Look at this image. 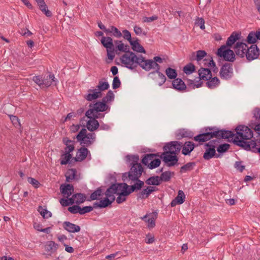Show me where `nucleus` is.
Segmentation results:
<instances>
[{
    "mask_svg": "<svg viewBox=\"0 0 260 260\" xmlns=\"http://www.w3.org/2000/svg\"><path fill=\"white\" fill-rule=\"evenodd\" d=\"M247 45L244 43L237 42L235 46L234 49L237 55L244 57L246 54Z\"/></svg>",
    "mask_w": 260,
    "mask_h": 260,
    "instance_id": "f3484780",
    "label": "nucleus"
},
{
    "mask_svg": "<svg viewBox=\"0 0 260 260\" xmlns=\"http://www.w3.org/2000/svg\"><path fill=\"white\" fill-rule=\"evenodd\" d=\"M63 143L66 146L64 148L65 152L71 153L75 149V141L70 140L68 137L63 138Z\"/></svg>",
    "mask_w": 260,
    "mask_h": 260,
    "instance_id": "a878e982",
    "label": "nucleus"
},
{
    "mask_svg": "<svg viewBox=\"0 0 260 260\" xmlns=\"http://www.w3.org/2000/svg\"><path fill=\"white\" fill-rule=\"evenodd\" d=\"M28 182L32 184L35 188H38L39 185H40V182L35 178L32 177H28L27 178Z\"/></svg>",
    "mask_w": 260,
    "mask_h": 260,
    "instance_id": "680f3d73",
    "label": "nucleus"
},
{
    "mask_svg": "<svg viewBox=\"0 0 260 260\" xmlns=\"http://www.w3.org/2000/svg\"><path fill=\"white\" fill-rule=\"evenodd\" d=\"M130 45L132 46V49L139 53H146V51L144 47L139 43V40L136 38V40L131 42Z\"/></svg>",
    "mask_w": 260,
    "mask_h": 260,
    "instance_id": "c85d7f7f",
    "label": "nucleus"
},
{
    "mask_svg": "<svg viewBox=\"0 0 260 260\" xmlns=\"http://www.w3.org/2000/svg\"><path fill=\"white\" fill-rule=\"evenodd\" d=\"M230 145L229 144H221L217 148V151L220 153L226 152L230 148Z\"/></svg>",
    "mask_w": 260,
    "mask_h": 260,
    "instance_id": "3c124183",
    "label": "nucleus"
},
{
    "mask_svg": "<svg viewBox=\"0 0 260 260\" xmlns=\"http://www.w3.org/2000/svg\"><path fill=\"white\" fill-rule=\"evenodd\" d=\"M38 211L44 218H48L52 216V213L50 211L46 209H43L41 206L39 207Z\"/></svg>",
    "mask_w": 260,
    "mask_h": 260,
    "instance_id": "49530a36",
    "label": "nucleus"
},
{
    "mask_svg": "<svg viewBox=\"0 0 260 260\" xmlns=\"http://www.w3.org/2000/svg\"><path fill=\"white\" fill-rule=\"evenodd\" d=\"M80 194H81V196L77 197V200L75 201V203L78 205L83 203L86 200V196L84 194L82 193H80Z\"/></svg>",
    "mask_w": 260,
    "mask_h": 260,
    "instance_id": "774afa93",
    "label": "nucleus"
},
{
    "mask_svg": "<svg viewBox=\"0 0 260 260\" xmlns=\"http://www.w3.org/2000/svg\"><path fill=\"white\" fill-rule=\"evenodd\" d=\"M139 59H140V55L137 56L133 52L124 54L120 58L121 62L124 64V67L131 70L137 67Z\"/></svg>",
    "mask_w": 260,
    "mask_h": 260,
    "instance_id": "423d86ee",
    "label": "nucleus"
},
{
    "mask_svg": "<svg viewBox=\"0 0 260 260\" xmlns=\"http://www.w3.org/2000/svg\"><path fill=\"white\" fill-rule=\"evenodd\" d=\"M259 55V49L256 45L253 44L249 48L247 47L245 56L248 60L251 61L256 59Z\"/></svg>",
    "mask_w": 260,
    "mask_h": 260,
    "instance_id": "dca6fc26",
    "label": "nucleus"
},
{
    "mask_svg": "<svg viewBox=\"0 0 260 260\" xmlns=\"http://www.w3.org/2000/svg\"><path fill=\"white\" fill-rule=\"evenodd\" d=\"M145 183L149 185L158 186L161 184L159 176H152L147 179Z\"/></svg>",
    "mask_w": 260,
    "mask_h": 260,
    "instance_id": "4c0bfd02",
    "label": "nucleus"
},
{
    "mask_svg": "<svg viewBox=\"0 0 260 260\" xmlns=\"http://www.w3.org/2000/svg\"><path fill=\"white\" fill-rule=\"evenodd\" d=\"M86 127L90 132H94L98 129L100 126V123L96 119L92 118H89V120L86 122Z\"/></svg>",
    "mask_w": 260,
    "mask_h": 260,
    "instance_id": "cd10ccee",
    "label": "nucleus"
},
{
    "mask_svg": "<svg viewBox=\"0 0 260 260\" xmlns=\"http://www.w3.org/2000/svg\"><path fill=\"white\" fill-rule=\"evenodd\" d=\"M121 183H116L112 184L106 190L105 192L106 197L110 202V205L115 200L114 194H117L118 191L121 189Z\"/></svg>",
    "mask_w": 260,
    "mask_h": 260,
    "instance_id": "9d476101",
    "label": "nucleus"
},
{
    "mask_svg": "<svg viewBox=\"0 0 260 260\" xmlns=\"http://www.w3.org/2000/svg\"><path fill=\"white\" fill-rule=\"evenodd\" d=\"M159 157L162 159V161L167 164L168 167L174 166L177 164L178 158L176 154H171V152L165 151L162 152Z\"/></svg>",
    "mask_w": 260,
    "mask_h": 260,
    "instance_id": "f8f14e48",
    "label": "nucleus"
},
{
    "mask_svg": "<svg viewBox=\"0 0 260 260\" xmlns=\"http://www.w3.org/2000/svg\"><path fill=\"white\" fill-rule=\"evenodd\" d=\"M80 206L79 205H73L68 208V211L73 214L80 213Z\"/></svg>",
    "mask_w": 260,
    "mask_h": 260,
    "instance_id": "4d7b16f0",
    "label": "nucleus"
},
{
    "mask_svg": "<svg viewBox=\"0 0 260 260\" xmlns=\"http://www.w3.org/2000/svg\"><path fill=\"white\" fill-rule=\"evenodd\" d=\"M122 32L123 34V37L124 38V39L127 40L129 42V44H131V42L133 41V40H132V39L131 32L126 29L123 30Z\"/></svg>",
    "mask_w": 260,
    "mask_h": 260,
    "instance_id": "e2e57ef3",
    "label": "nucleus"
},
{
    "mask_svg": "<svg viewBox=\"0 0 260 260\" xmlns=\"http://www.w3.org/2000/svg\"><path fill=\"white\" fill-rule=\"evenodd\" d=\"M110 205V202L107 198H104L103 200H100L99 202H95L93 204V208H105Z\"/></svg>",
    "mask_w": 260,
    "mask_h": 260,
    "instance_id": "2f4dec72",
    "label": "nucleus"
},
{
    "mask_svg": "<svg viewBox=\"0 0 260 260\" xmlns=\"http://www.w3.org/2000/svg\"><path fill=\"white\" fill-rule=\"evenodd\" d=\"M139 62L138 66H139L146 71H149L152 69V59H146L144 57L140 55V59H139Z\"/></svg>",
    "mask_w": 260,
    "mask_h": 260,
    "instance_id": "6ab92c4d",
    "label": "nucleus"
},
{
    "mask_svg": "<svg viewBox=\"0 0 260 260\" xmlns=\"http://www.w3.org/2000/svg\"><path fill=\"white\" fill-rule=\"evenodd\" d=\"M62 226L63 229L69 233H77L81 230L80 226L69 221L63 222Z\"/></svg>",
    "mask_w": 260,
    "mask_h": 260,
    "instance_id": "412c9836",
    "label": "nucleus"
},
{
    "mask_svg": "<svg viewBox=\"0 0 260 260\" xmlns=\"http://www.w3.org/2000/svg\"><path fill=\"white\" fill-rule=\"evenodd\" d=\"M196 25L200 26L201 29H204L205 28L204 19L199 17L196 18Z\"/></svg>",
    "mask_w": 260,
    "mask_h": 260,
    "instance_id": "bf43d9fd",
    "label": "nucleus"
},
{
    "mask_svg": "<svg viewBox=\"0 0 260 260\" xmlns=\"http://www.w3.org/2000/svg\"><path fill=\"white\" fill-rule=\"evenodd\" d=\"M194 144L191 142H185L184 146L182 147V153L184 155L189 154L193 149Z\"/></svg>",
    "mask_w": 260,
    "mask_h": 260,
    "instance_id": "f704fd0d",
    "label": "nucleus"
},
{
    "mask_svg": "<svg viewBox=\"0 0 260 260\" xmlns=\"http://www.w3.org/2000/svg\"><path fill=\"white\" fill-rule=\"evenodd\" d=\"M220 142V140L218 139H214L210 140L208 143H207L205 144V146H209L212 147V146L214 147V149L217 146L218 144Z\"/></svg>",
    "mask_w": 260,
    "mask_h": 260,
    "instance_id": "603ef678",
    "label": "nucleus"
},
{
    "mask_svg": "<svg viewBox=\"0 0 260 260\" xmlns=\"http://www.w3.org/2000/svg\"><path fill=\"white\" fill-rule=\"evenodd\" d=\"M174 173L170 171L162 172L160 176H159L161 183L162 182H168L171 178V176L174 175Z\"/></svg>",
    "mask_w": 260,
    "mask_h": 260,
    "instance_id": "58836bf2",
    "label": "nucleus"
},
{
    "mask_svg": "<svg viewBox=\"0 0 260 260\" xmlns=\"http://www.w3.org/2000/svg\"><path fill=\"white\" fill-rule=\"evenodd\" d=\"M183 71L186 75H190L195 72V66L192 63H189L183 67Z\"/></svg>",
    "mask_w": 260,
    "mask_h": 260,
    "instance_id": "79ce46f5",
    "label": "nucleus"
},
{
    "mask_svg": "<svg viewBox=\"0 0 260 260\" xmlns=\"http://www.w3.org/2000/svg\"><path fill=\"white\" fill-rule=\"evenodd\" d=\"M32 81H34L40 87L43 85V79L40 76H36L33 77Z\"/></svg>",
    "mask_w": 260,
    "mask_h": 260,
    "instance_id": "052dcab7",
    "label": "nucleus"
},
{
    "mask_svg": "<svg viewBox=\"0 0 260 260\" xmlns=\"http://www.w3.org/2000/svg\"><path fill=\"white\" fill-rule=\"evenodd\" d=\"M205 147V152L203 155V158L205 160H209L214 156H216V157L219 156V155H216V150L214 146H212V147L209 146Z\"/></svg>",
    "mask_w": 260,
    "mask_h": 260,
    "instance_id": "5701e85b",
    "label": "nucleus"
},
{
    "mask_svg": "<svg viewBox=\"0 0 260 260\" xmlns=\"http://www.w3.org/2000/svg\"><path fill=\"white\" fill-rule=\"evenodd\" d=\"M239 36L240 34L236 32H233L226 41V45H225L226 48L227 47H231L239 39Z\"/></svg>",
    "mask_w": 260,
    "mask_h": 260,
    "instance_id": "7c9ffc66",
    "label": "nucleus"
},
{
    "mask_svg": "<svg viewBox=\"0 0 260 260\" xmlns=\"http://www.w3.org/2000/svg\"><path fill=\"white\" fill-rule=\"evenodd\" d=\"M258 145H257L255 141L251 140V143H249V149L247 150H251L254 153H258L260 154V147H257Z\"/></svg>",
    "mask_w": 260,
    "mask_h": 260,
    "instance_id": "a18cd8bd",
    "label": "nucleus"
},
{
    "mask_svg": "<svg viewBox=\"0 0 260 260\" xmlns=\"http://www.w3.org/2000/svg\"><path fill=\"white\" fill-rule=\"evenodd\" d=\"M206 57H208V55L205 50H200L196 51V61L199 63H200V62Z\"/></svg>",
    "mask_w": 260,
    "mask_h": 260,
    "instance_id": "37998d69",
    "label": "nucleus"
},
{
    "mask_svg": "<svg viewBox=\"0 0 260 260\" xmlns=\"http://www.w3.org/2000/svg\"><path fill=\"white\" fill-rule=\"evenodd\" d=\"M199 80L196 81V88H199L202 86V82L201 80L207 81L212 77V73L210 69L201 68L198 71Z\"/></svg>",
    "mask_w": 260,
    "mask_h": 260,
    "instance_id": "4468645a",
    "label": "nucleus"
},
{
    "mask_svg": "<svg viewBox=\"0 0 260 260\" xmlns=\"http://www.w3.org/2000/svg\"><path fill=\"white\" fill-rule=\"evenodd\" d=\"M62 159L60 160V164L61 165H67L68 164H71L74 160H72V155L71 153L68 152H65L64 154L61 155Z\"/></svg>",
    "mask_w": 260,
    "mask_h": 260,
    "instance_id": "e433bc0d",
    "label": "nucleus"
},
{
    "mask_svg": "<svg viewBox=\"0 0 260 260\" xmlns=\"http://www.w3.org/2000/svg\"><path fill=\"white\" fill-rule=\"evenodd\" d=\"M203 62L205 66L208 67H215V63L213 60L212 57L208 55V57H206L203 59Z\"/></svg>",
    "mask_w": 260,
    "mask_h": 260,
    "instance_id": "de8ad7c7",
    "label": "nucleus"
},
{
    "mask_svg": "<svg viewBox=\"0 0 260 260\" xmlns=\"http://www.w3.org/2000/svg\"><path fill=\"white\" fill-rule=\"evenodd\" d=\"M155 156H158L159 157V153H157L155 154L153 153H149V154H145L144 155V157H143L142 159V163L144 164L145 166H147L149 164V161H152L154 157Z\"/></svg>",
    "mask_w": 260,
    "mask_h": 260,
    "instance_id": "c9c22d12",
    "label": "nucleus"
},
{
    "mask_svg": "<svg viewBox=\"0 0 260 260\" xmlns=\"http://www.w3.org/2000/svg\"><path fill=\"white\" fill-rule=\"evenodd\" d=\"M193 133L185 129L178 130L176 133V138L177 140H181L183 138H191Z\"/></svg>",
    "mask_w": 260,
    "mask_h": 260,
    "instance_id": "bb28decb",
    "label": "nucleus"
},
{
    "mask_svg": "<svg viewBox=\"0 0 260 260\" xmlns=\"http://www.w3.org/2000/svg\"><path fill=\"white\" fill-rule=\"evenodd\" d=\"M106 34L110 35L116 38H120L122 36L121 31L114 26H111L106 30Z\"/></svg>",
    "mask_w": 260,
    "mask_h": 260,
    "instance_id": "c756f323",
    "label": "nucleus"
},
{
    "mask_svg": "<svg viewBox=\"0 0 260 260\" xmlns=\"http://www.w3.org/2000/svg\"><path fill=\"white\" fill-rule=\"evenodd\" d=\"M89 117H88V118H91L96 119L100 118H104L105 116V114L100 113V112L99 113H93V114L88 115Z\"/></svg>",
    "mask_w": 260,
    "mask_h": 260,
    "instance_id": "69168bd1",
    "label": "nucleus"
},
{
    "mask_svg": "<svg viewBox=\"0 0 260 260\" xmlns=\"http://www.w3.org/2000/svg\"><path fill=\"white\" fill-rule=\"evenodd\" d=\"M58 246V244L53 241H47L45 245V250L47 252H50L48 255L51 256L52 253L56 251Z\"/></svg>",
    "mask_w": 260,
    "mask_h": 260,
    "instance_id": "4be33fe9",
    "label": "nucleus"
},
{
    "mask_svg": "<svg viewBox=\"0 0 260 260\" xmlns=\"http://www.w3.org/2000/svg\"><path fill=\"white\" fill-rule=\"evenodd\" d=\"M101 43L106 49L107 57L110 60H112L114 58L115 53H116L117 51L121 52L123 51L124 44L121 43L116 45L115 48L113 39L110 37H103L101 40Z\"/></svg>",
    "mask_w": 260,
    "mask_h": 260,
    "instance_id": "20e7f679",
    "label": "nucleus"
},
{
    "mask_svg": "<svg viewBox=\"0 0 260 260\" xmlns=\"http://www.w3.org/2000/svg\"><path fill=\"white\" fill-rule=\"evenodd\" d=\"M89 153V151L86 147H81L78 150L76 156L73 157L72 160H74V161L77 162L82 161L85 159Z\"/></svg>",
    "mask_w": 260,
    "mask_h": 260,
    "instance_id": "a211bd4d",
    "label": "nucleus"
},
{
    "mask_svg": "<svg viewBox=\"0 0 260 260\" xmlns=\"http://www.w3.org/2000/svg\"><path fill=\"white\" fill-rule=\"evenodd\" d=\"M152 69H155V70L154 71L150 72L149 73V75L155 74H156V73L159 72L160 70V66L158 63L155 62V61L154 60H152Z\"/></svg>",
    "mask_w": 260,
    "mask_h": 260,
    "instance_id": "13d9d810",
    "label": "nucleus"
},
{
    "mask_svg": "<svg viewBox=\"0 0 260 260\" xmlns=\"http://www.w3.org/2000/svg\"><path fill=\"white\" fill-rule=\"evenodd\" d=\"M103 186L98 187L90 194V199H88V201L98 200L99 197H102L103 194Z\"/></svg>",
    "mask_w": 260,
    "mask_h": 260,
    "instance_id": "72a5a7b5",
    "label": "nucleus"
},
{
    "mask_svg": "<svg viewBox=\"0 0 260 260\" xmlns=\"http://www.w3.org/2000/svg\"><path fill=\"white\" fill-rule=\"evenodd\" d=\"M76 173L77 171L75 169H69L67 172V174L66 175V181L70 182L71 180L74 179L76 175Z\"/></svg>",
    "mask_w": 260,
    "mask_h": 260,
    "instance_id": "ea45409f",
    "label": "nucleus"
},
{
    "mask_svg": "<svg viewBox=\"0 0 260 260\" xmlns=\"http://www.w3.org/2000/svg\"><path fill=\"white\" fill-rule=\"evenodd\" d=\"M123 190H124V186H121V189H120V190H121V192H118L117 193V194H118V197L117 198V199L116 200L117 204H121V203H123V202L125 201L126 198L125 197L128 196V195H125V194H122V192L123 191Z\"/></svg>",
    "mask_w": 260,
    "mask_h": 260,
    "instance_id": "c03bdc74",
    "label": "nucleus"
},
{
    "mask_svg": "<svg viewBox=\"0 0 260 260\" xmlns=\"http://www.w3.org/2000/svg\"><path fill=\"white\" fill-rule=\"evenodd\" d=\"M194 164H195V162H194L187 163V164H186L181 167L180 172H183V171H186L190 170L192 165H194Z\"/></svg>",
    "mask_w": 260,
    "mask_h": 260,
    "instance_id": "338daca9",
    "label": "nucleus"
},
{
    "mask_svg": "<svg viewBox=\"0 0 260 260\" xmlns=\"http://www.w3.org/2000/svg\"><path fill=\"white\" fill-rule=\"evenodd\" d=\"M60 191L63 196L67 198L72 195L74 191V186L71 184H62L60 186Z\"/></svg>",
    "mask_w": 260,
    "mask_h": 260,
    "instance_id": "aec40b11",
    "label": "nucleus"
},
{
    "mask_svg": "<svg viewBox=\"0 0 260 260\" xmlns=\"http://www.w3.org/2000/svg\"><path fill=\"white\" fill-rule=\"evenodd\" d=\"M160 163H161V161H160V159H159V158H155L154 159H153L151 161H150L149 164L148 165V167L150 169H155V168L159 167V165H160Z\"/></svg>",
    "mask_w": 260,
    "mask_h": 260,
    "instance_id": "09e8293b",
    "label": "nucleus"
},
{
    "mask_svg": "<svg viewBox=\"0 0 260 260\" xmlns=\"http://www.w3.org/2000/svg\"><path fill=\"white\" fill-rule=\"evenodd\" d=\"M216 54L219 57H223L226 61L233 62L235 59L234 52L230 49L226 48L225 45H222L218 49Z\"/></svg>",
    "mask_w": 260,
    "mask_h": 260,
    "instance_id": "6e6552de",
    "label": "nucleus"
},
{
    "mask_svg": "<svg viewBox=\"0 0 260 260\" xmlns=\"http://www.w3.org/2000/svg\"><path fill=\"white\" fill-rule=\"evenodd\" d=\"M133 181H136V183L132 185H128L125 183H121L122 186H124V190L122 192L123 194L129 195L133 192L141 190L144 185V182L138 179V180H131Z\"/></svg>",
    "mask_w": 260,
    "mask_h": 260,
    "instance_id": "0eeeda50",
    "label": "nucleus"
},
{
    "mask_svg": "<svg viewBox=\"0 0 260 260\" xmlns=\"http://www.w3.org/2000/svg\"><path fill=\"white\" fill-rule=\"evenodd\" d=\"M185 194L182 190H179L177 197L171 202V207H174L177 204H182L185 200Z\"/></svg>",
    "mask_w": 260,
    "mask_h": 260,
    "instance_id": "b1692460",
    "label": "nucleus"
},
{
    "mask_svg": "<svg viewBox=\"0 0 260 260\" xmlns=\"http://www.w3.org/2000/svg\"><path fill=\"white\" fill-rule=\"evenodd\" d=\"M220 83V81L217 77L213 78L211 77L206 82V86L210 88L213 89L217 86Z\"/></svg>",
    "mask_w": 260,
    "mask_h": 260,
    "instance_id": "473e14b6",
    "label": "nucleus"
},
{
    "mask_svg": "<svg viewBox=\"0 0 260 260\" xmlns=\"http://www.w3.org/2000/svg\"><path fill=\"white\" fill-rule=\"evenodd\" d=\"M89 107V109L85 113V116L87 117H89L88 115H90L93 113L105 112L108 109H110V107L108 105H105L104 104H103V103H101L100 101H98L93 104H90Z\"/></svg>",
    "mask_w": 260,
    "mask_h": 260,
    "instance_id": "1a4fd4ad",
    "label": "nucleus"
},
{
    "mask_svg": "<svg viewBox=\"0 0 260 260\" xmlns=\"http://www.w3.org/2000/svg\"><path fill=\"white\" fill-rule=\"evenodd\" d=\"M182 146V143L175 141L167 143L164 146L163 149L165 151L171 152L172 154H176L180 152Z\"/></svg>",
    "mask_w": 260,
    "mask_h": 260,
    "instance_id": "ddd939ff",
    "label": "nucleus"
},
{
    "mask_svg": "<svg viewBox=\"0 0 260 260\" xmlns=\"http://www.w3.org/2000/svg\"><path fill=\"white\" fill-rule=\"evenodd\" d=\"M172 84L173 88L178 91L184 90L186 88L184 81L180 78H175L174 79Z\"/></svg>",
    "mask_w": 260,
    "mask_h": 260,
    "instance_id": "393cba45",
    "label": "nucleus"
},
{
    "mask_svg": "<svg viewBox=\"0 0 260 260\" xmlns=\"http://www.w3.org/2000/svg\"><path fill=\"white\" fill-rule=\"evenodd\" d=\"M109 87L108 82L99 81L98 85L94 89H89L88 90V93L85 95L84 98L88 101L91 102L96 100L102 96V91L107 90Z\"/></svg>",
    "mask_w": 260,
    "mask_h": 260,
    "instance_id": "39448f33",
    "label": "nucleus"
},
{
    "mask_svg": "<svg viewBox=\"0 0 260 260\" xmlns=\"http://www.w3.org/2000/svg\"><path fill=\"white\" fill-rule=\"evenodd\" d=\"M155 218L152 216L151 217L148 218L146 221V222L148 223V226L149 228H154L155 225V218H156V214H155Z\"/></svg>",
    "mask_w": 260,
    "mask_h": 260,
    "instance_id": "0e129e2a",
    "label": "nucleus"
},
{
    "mask_svg": "<svg viewBox=\"0 0 260 260\" xmlns=\"http://www.w3.org/2000/svg\"><path fill=\"white\" fill-rule=\"evenodd\" d=\"M158 74V78L159 79V81L158 82V84L159 86H162L166 81V77L164 74L161 73L160 71L156 73Z\"/></svg>",
    "mask_w": 260,
    "mask_h": 260,
    "instance_id": "5fc2aeb1",
    "label": "nucleus"
},
{
    "mask_svg": "<svg viewBox=\"0 0 260 260\" xmlns=\"http://www.w3.org/2000/svg\"><path fill=\"white\" fill-rule=\"evenodd\" d=\"M236 134L233 136V142L234 144L241 147L244 150L249 149L250 141L246 140H251L253 137V132L247 126L239 125L236 129Z\"/></svg>",
    "mask_w": 260,
    "mask_h": 260,
    "instance_id": "f03ea898",
    "label": "nucleus"
},
{
    "mask_svg": "<svg viewBox=\"0 0 260 260\" xmlns=\"http://www.w3.org/2000/svg\"><path fill=\"white\" fill-rule=\"evenodd\" d=\"M127 157L130 163V170L128 172L123 173L122 179L125 181L127 178L129 180H138L142 176L144 169L141 164L138 163L139 157L138 155H127Z\"/></svg>",
    "mask_w": 260,
    "mask_h": 260,
    "instance_id": "7ed1b4c3",
    "label": "nucleus"
},
{
    "mask_svg": "<svg viewBox=\"0 0 260 260\" xmlns=\"http://www.w3.org/2000/svg\"><path fill=\"white\" fill-rule=\"evenodd\" d=\"M233 68L232 63L226 62L223 64L220 70L219 76L220 78L224 80H229L233 76Z\"/></svg>",
    "mask_w": 260,
    "mask_h": 260,
    "instance_id": "9b49d317",
    "label": "nucleus"
},
{
    "mask_svg": "<svg viewBox=\"0 0 260 260\" xmlns=\"http://www.w3.org/2000/svg\"><path fill=\"white\" fill-rule=\"evenodd\" d=\"M257 40L255 35L254 31H251L247 37V42L249 44H254L256 42Z\"/></svg>",
    "mask_w": 260,
    "mask_h": 260,
    "instance_id": "8fccbe9b",
    "label": "nucleus"
},
{
    "mask_svg": "<svg viewBox=\"0 0 260 260\" xmlns=\"http://www.w3.org/2000/svg\"><path fill=\"white\" fill-rule=\"evenodd\" d=\"M93 210V207L91 206H85L83 208L80 207V214L81 215H83L86 213H89Z\"/></svg>",
    "mask_w": 260,
    "mask_h": 260,
    "instance_id": "6e6d98bb",
    "label": "nucleus"
},
{
    "mask_svg": "<svg viewBox=\"0 0 260 260\" xmlns=\"http://www.w3.org/2000/svg\"><path fill=\"white\" fill-rule=\"evenodd\" d=\"M202 133L196 136V142H205L213 138L216 139L233 138L234 134L231 131L219 129L215 126L206 127L202 131Z\"/></svg>",
    "mask_w": 260,
    "mask_h": 260,
    "instance_id": "f257e3e1",
    "label": "nucleus"
},
{
    "mask_svg": "<svg viewBox=\"0 0 260 260\" xmlns=\"http://www.w3.org/2000/svg\"><path fill=\"white\" fill-rule=\"evenodd\" d=\"M121 82L119 78L117 76H115L113 78L112 83V88L114 89H116L120 86Z\"/></svg>",
    "mask_w": 260,
    "mask_h": 260,
    "instance_id": "864d4df0",
    "label": "nucleus"
},
{
    "mask_svg": "<svg viewBox=\"0 0 260 260\" xmlns=\"http://www.w3.org/2000/svg\"><path fill=\"white\" fill-rule=\"evenodd\" d=\"M166 74L170 79H175L177 76V73L175 69L169 67L166 70Z\"/></svg>",
    "mask_w": 260,
    "mask_h": 260,
    "instance_id": "a19ab883",
    "label": "nucleus"
},
{
    "mask_svg": "<svg viewBox=\"0 0 260 260\" xmlns=\"http://www.w3.org/2000/svg\"><path fill=\"white\" fill-rule=\"evenodd\" d=\"M87 130L85 128H83L76 136V138L78 142H80L82 147H88L93 144L91 141L87 139Z\"/></svg>",
    "mask_w": 260,
    "mask_h": 260,
    "instance_id": "2eb2a0df",
    "label": "nucleus"
}]
</instances>
